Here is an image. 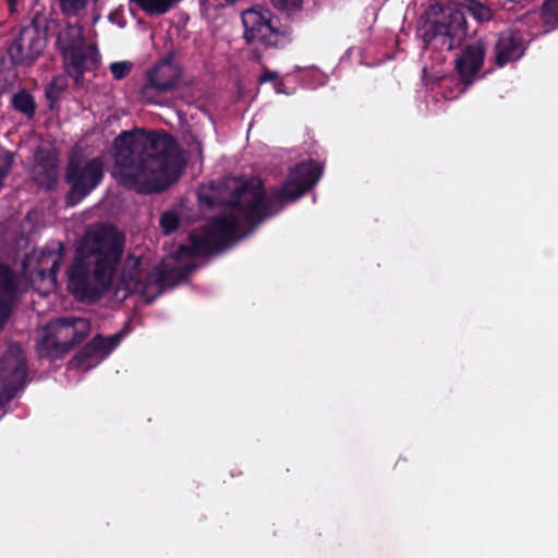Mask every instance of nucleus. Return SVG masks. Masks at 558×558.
Returning a JSON list of instances; mask_svg holds the SVG:
<instances>
[{"label":"nucleus","mask_w":558,"mask_h":558,"mask_svg":"<svg viewBox=\"0 0 558 558\" xmlns=\"http://www.w3.org/2000/svg\"><path fill=\"white\" fill-rule=\"evenodd\" d=\"M146 266V260L140 257L126 259L118 286V292L124 291L122 298L133 292H141L149 301L161 292V275H147Z\"/></svg>","instance_id":"nucleus-8"},{"label":"nucleus","mask_w":558,"mask_h":558,"mask_svg":"<svg viewBox=\"0 0 558 558\" xmlns=\"http://www.w3.org/2000/svg\"><path fill=\"white\" fill-rule=\"evenodd\" d=\"M46 47V37L35 24L24 27L12 43L9 54L16 64H29L37 59Z\"/></svg>","instance_id":"nucleus-12"},{"label":"nucleus","mask_w":558,"mask_h":558,"mask_svg":"<svg viewBox=\"0 0 558 558\" xmlns=\"http://www.w3.org/2000/svg\"><path fill=\"white\" fill-rule=\"evenodd\" d=\"M160 225L165 232L173 231L179 225V217L174 213H166L160 219Z\"/></svg>","instance_id":"nucleus-26"},{"label":"nucleus","mask_w":558,"mask_h":558,"mask_svg":"<svg viewBox=\"0 0 558 558\" xmlns=\"http://www.w3.org/2000/svg\"><path fill=\"white\" fill-rule=\"evenodd\" d=\"M274 77H275V74H271V75H268V74H267V75H265V76L263 77V80H272Z\"/></svg>","instance_id":"nucleus-28"},{"label":"nucleus","mask_w":558,"mask_h":558,"mask_svg":"<svg viewBox=\"0 0 558 558\" xmlns=\"http://www.w3.org/2000/svg\"><path fill=\"white\" fill-rule=\"evenodd\" d=\"M122 254V238L112 230L87 231L68 270L69 289L80 296L101 293L111 283Z\"/></svg>","instance_id":"nucleus-3"},{"label":"nucleus","mask_w":558,"mask_h":558,"mask_svg":"<svg viewBox=\"0 0 558 558\" xmlns=\"http://www.w3.org/2000/svg\"><path fill=\"white\" fill-rule=\"evenodd\" d=\"M24 379L22 350L19 347H11L0 359V409L12 399Z\"/></svg>","instance_id":"nucleus-11"},{"label":"nucleus","mask_w":558,"mask_h":558,"mask_svg":"<svg viewBox=\"0 0 558 558\" xmlns=\"http://www.w3.org/2000/svg\"><path fill=\"white\" fill-rule=\"evenodd\" d=\"M242 23L244 26V38L247 41L274 46L278 44L280 36L287 34V29L279 26L278 20L272 13L262 7L245 10L242 13Z\"/></svg>","instance_id":"nucleus-9"},{"label":"nucleus","mask_w":558,"mask_h":558,"mask_svg":"<svg viewBox=\"0 0 558 558\" xmlns=\"http://www.w3.org/2000/svg\"><path fill=\"white\" fill-rule=\"evenodd\" d=\"M322 168L312 161L298 165L289 174L282 189L265 197L258 179H227L217 184L199 187L198 197L203 205L225 206V217L216 219L201 229L194 230L189 238V245L181 253L205 255L221 247L232 236L242 220L255 221L270 215L281 205L303 195L319 179Z\"/></svg>","instance_id":"nucleus-1"},{"label":"nucleus","mask_w":558,"mask_h":558,"mask_svg":"<svg viewBox=\"0 0 558 558\" xmlns=\"http://www.w3.org/2000/svg\"><path fill=\"white\" fill-rule=\"evenodd\" d=\"M12 104L16 110L23 112L28 117L33 116L35 106L33 97L29 94L25 92L15 94L12 98Z\"/></svg>","instance_id":"nucleus-21"},{"label":"nucleus","mask_w":558,"mask_h":558,"mask_svg":"<svg viewBox=\"0 0 558 558\" xmlns=\"http://www.w3.org/2000/svg\"><path fill=\"white\" fill-rule=\"evenodd\" d=\"M522 0H504L502 8L505 10H512L514 4L521 2Z\"/></svg>","instance_id":"nucleus-27"},{"label":"nucleus","mask_w":558,"mask_h":558,"mask_svg":"<svg viewBox=\"0 0 558 558\" xmlns=\"http://www.w3.org/2000/svg\"><path fill=\"white\" fill-rule=\"evenodd\" d=\"M272 4L287 14H292L301 9L302 0H271Z\"/></svg>","instance_id":"nucleus-24"},{"label":"nucleus","mask_w":558,"mask_h":558,"mask_svg":"<svg viewBox=\"0 0 558 558\" xmlns=\"http://www.w3.org/2000/svg\"><path fill=\"white\" fill-rule=\"evenodd\" d=\"M421 38L426 46L452 50L459 47L468 35V12L477 22L493 19V11L480 0H427Z\"/></svg>","instance_id":"nucleus-4"},{"label":"nucleus","mask_w":558,"mask_h":558,"mask_svg":"<svg viewBox=\"0 0 558 558\" xmlns=\"http://www.w3.org/2000/svg\"><path fill=\"white\" fill-rule=\"evenodd\" d=\"M179 66L170 61H165L147 72V83L143 87V95L150 99L167 93L175 87L180 78Z\"/></svg>","instance_id":"nucleus-14"},{"label":"nucleus","mask_w":558,"mask_h":558,"mask_svg":"<svg viewBox=\"0 0 558 558\" xmlns=\"http://www.w3.org/2000/svg\"><path fill=\"white\" fill-rule=\"evenodd\" d=\"M485 54L486 46L482 39L466 44L460 50L454 60V70L462 84L470 85L473 83L483 68Z\"/></svg>","instance_id":"nucleus-13"},{"label":"nucleus","mask_w":558,"mask_h":558,"mask_svg":"<svg viewBox=\"0 0 558 558\" xmlns=\"http://www.w3.org/2000/svg\"><path fill=\"white\" fill-rule=\"evenodd\" d=\"M148 14H162L180 0H132Z\"/></svg>","instance_id":"nucleus-20"},{"label":"nucleus","mask_w":558,"mask_h":558,"mask_svg":"<svg viewBox=\"0 0 558 558\" xmlns=\"http://www.w3.org/2000/svg\"><path fill=\"white\" fill-rule=\"evenodd\" d=\"M102 174L104 163L98 158L71 160L66 173L71 185L68 202L73 205L84 198L98 185Z\"/></svg>","instance_id":"nucleus-7"},{"label":"nucleus","mask_w":558,"mask_h":558,"mask_svg":"<svg viewBox=\"0 0 558 558\" xmlns=\"http://www.w3.org/2000/svg\"><path fill=\"white\" fill-rule=\"evenodd\" d=\"M539 20L546 33L558 29V0H543Z\"/></svg>","instance_id":"nucleus-17"},{"label":"nucleus","mask_w":558,"mask_h":558,"mask_svg":"<svg viewBox=\"0 0 558 558\" xmlns=\"http://www.w3.org/2000/svg\"><path fill=\"white\" fill-rule=\"evenodd\" d=\"M112 154L114 179L142 193L167 189L177 181L184 163L183 156L169 135L144 130L118 136Z\"/></svg>","instance_id":"nucleus-2"},{"label":"nucleus","mask_w":558,"mask_h":558,"mask_svg":"<svg viewBox=\"0 0 558 558\" xmlns=\"http://www.w3.org/2000/svg\"><path fill=\"white\" fill-rule=\"evenodd\" d=\"M33 172L39 184L50 186L57 178V162L50 159L48 163H37Z\"/></svg>","instance_id":"nucleus-18"},{"label":"nucleus","mask_w":558,"mask_h":558,"mask_svg":"<svg viewBox=\"0 0 558 558\" xmlns=\"http://www.w3.org/2000/svg\"><path fill=\"white\" fill-rule=\"evenodd\" d=\"M525 51L523 36L513 29H506L495 35L494 61L499 68L519 60Z\"/></svg>","instance_id":"nucleus-15"},{"label":"nucleus","mask_w":558,"mask_h":558,"mask_svg":"<svg viewBox=\"0 0 558 558\" xmlns=\"http://www.w3.org/2000/svg\"><path fill=\"white\" fill-rule=\"evenodd\" d=\"M120 337L118 335L108 338L95 337L90 342V348L94 351L108 354L118 345Z\"/></svg>","instance_id":"nucleus-22"},{"label":"nucleus","mask_w":558,"mask_h":558,"mask_svg":"<svg viewBox=\"0 0 558 558\" xmlns=\"http://www.w3.org/2000/svg\"><path fill=\"white\" fill-rule=\"evenodd\" d=\"M11 3H13L14 0H9Z\"/></svg>","instance_id":"nucleus-29"},{"label":"nucleus","mask_w":558,"mask_h":558,"mask_svg":"<svg viewBox=\"0 0 558 558\" xmlns=\"http://www.w3.org/2000/svg\"><path fill=\"white\" fill-rule=\"evenodd\" d=\"M444 60L445 58L439 54L437 57V62L430 68L424 65L421 78L426 86H430L433 88L434 85L438 84L445 77L446 72L444 69Z\"/></svg>","instance_id":"nucleus-19"},{"label":"nucleus","mask_w":558,"mask_h":558,"mask_svg":"<svg viewBox=\"0 0 558 558\" xmlns=\"http://www.w3.org/2000/svg\"><path fill=\"white\" fill-rule=\"evenodd\" d=\"M133 68V63L130 61H118L110 65V71L114 78L121 80L129 75Z\"/></svg>","instance_id":"nucleus-23"},{"label":"nucleus","mask_w":558,"mask_h":558,"mask_svg":"<svg viewBox=\"0 0 558 558\" xmlns=\"http://www.w3.org/2000/svg\"><path fill=\"white\" fill-rule=\"evenodd\" d=\"M88 332L89 324L85 319L56 320L47 326L39 345L47 353L63 352Z\"/></svg>","instance_id":"nucleus-10"},{"label":"nucleus","mask_w":558,"mask_h":558,"mask_svg":"<svg viewBox=\"0 0 558 558\" xmlns=\"http://www.w3.org/2000/svg\"><path fill=\"white\" fill-rule=\"evenodd\" d=\"M14 291L13 275L7 267L0 266V329L10 316Z\"/></svg>","instance_id":"nucleus-16"},{"label":"nucleus","mask_w":558,"mask_h":558,"mask_svg":"<svg viewBox=\"0 0 558 558\" xmlns=\"http://www.w3.org/2000/svg\"><path fill=\"white\" fill-rule=\"evenodd\" d=\"M63 260L62 245L54 243L25 262V270L31 277L35 289L41 294H48L56 288V271Z\"/></svg>","instance_id":"nucleus-6"},{"label":"nucleus","mask_w":558,"mask_h":558,"mask_svg":"<svg viewBox=\"0 0 558 558\" xmlns=\"http://www.w3.org/2000/svg\"><path fill=\"white\" fill-rule=\"evenodd\" d=\"M57 43L63 53L66 72L80 84L84 72L93 70L98 63L96 48L85 41L80 25L61 27Z\"/></svg>","instance_id":"nucleus-5"},{"label":"nucleus","mask_w":558,"mask_h":558,"mask_svg":"<svg viewBox=\"0 0 558 558\" xmlns=\"http://www.w3.org/2000/svg\"><path fill=\"white\" fill-rule=\"evenodd\" d=\"M88 0H60L61 9L66 14H75L83 10Z\"/></svg>","instance_id":"nucleus-25"},{"label":"nucleus","mask_w":558,"mask_h":558,"mask_svg":"<svg viewBox=\"0 0 558 558\" xmlns=\"http://www.w3.org/2000/svg\"><path fill=\"white\" fill-rule=\"evenodd\" d=\"M11 3H13L14 0H9Z\"/></svg>","instance_id":"nucleus-30"}]
</instances>
